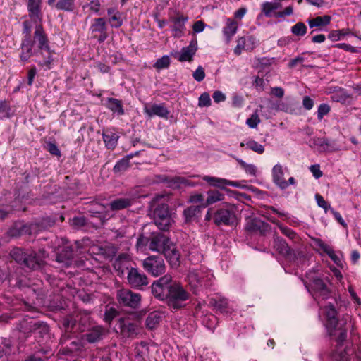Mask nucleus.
I'll return each mask as SVG.
<instances>
[{
  "mask_svg": "<svg viewBox=\"0 0 361 361\" xmlns=\"http://www.w3.org/2000/svg\"><path fill=\"white\" fill-rule=\"evenodd\" d=\"M33 38L27 37L22 39L20 54V61L27 62L32 56L39 59L35 62L45 69H51L53 63V51L49 46L47 35L44 32L41 23H37Z\"/></svg>",
  "mask_w": 361,
  "mask_h": 361,
  "instance_id": "obj_1",
  "label": "nucleus"
},
{
  "mask_svg": "<svg viewBox=\"0 0 361 361\" xmlns=\"http://www.w3.org/2000/svg\"><path fill=\"white\" fill-rule=\"evenodd\" d=\"M11 258L22 268L31 271L42 269L45 264V258L47 257L44 249L36 251L32 248L16 247L11 250Z\"/></svg>",
  "mask_w": 361,
  "mask_h": 361,
  "instance_id": "obj_2",
  "label": "nucleus"
},
{
  "mask_svg": "<svg viewBox=\"0 0 361 361\" xmlns=\"http://www.w3.org/2000/svg\"><path fill=\"white\" fill-rule=\"evenodd\" d=\"M20 333L26 338L33 336L40 346L50 340L49 326L44 322L30 321L20 324Z\"/></svg>",
  "mask_w": 361,
  "mask_h": 361,
  "instance_id": "obj_3",
  "label": "nucleus"
},
{
  "mask_svg": "<svg viewBox=\"0 0 361 361\" xmlns=\"http://www.w3.org/2000/svg\"><path fill=\"white\" fill-rule=\"evenodd\" d=\"M305 277L307 281L303 280L304 285L314 300L330 298L331 290L322 278L312 276L311 274H307Z\"/></svg>",
  "mask_w": 361,
  "mask_h": 361,
  "instance_id": "obj_4",
  "label": "nucleus"
},
{
  "mask_svg": "<svg viewBox=\"0 0 361 361\" xmlns=\"http://www.w3.org/2000/svg\"><path fill=\"white\" fill-rule=\"evenodd\" d=\"M190 296L189 292L179 282L174 281L166 300V303L171 309L180 310L184 307L183 302L188 300Z\"/></svg>",
  "mask_w": 361,
  "mask_h": 361,
  "instance_id": "obj_5",
  "label": "nucleus"
},
{
  "mask_svg": "<svg viewBox=\"0 0 361 361\" xmlns=\"http://www.w3.org/2000/svg\"><path fill=\"white\" fill-rule=\"evenodd\" d=\"M213 221L216 226H233L238 224L236 208L233 204H226L214 212Z\"/></svg>",
  "mask_w": 361,
  "mask_h": 361,
  "instance_id": "obj_6",
  "label": "nucleus"
},
{
  "mask_svg": "<svg viewBox=\"0 0 361 361\" xmlns=\"http://www.w3.org/2000/svg\"><path fill=\"white\" fill-rule=\"evenodd\" d=\"M154 221L159 229L169 231L173 220L169 207L166 203H160L155 205L153 211Z\"/></svg>",
  "mask_w": 361,
  "mask_h": 361,
  "instance_id": "obj_7",
  "label": "nucleus"
},
{
  "mask_svg": "<svg viewBox=\"0 0 361 361\" xmlns=\"http://www.w3.org/2000/svg\"><path fill=\"white\" fill-rule=\"evenodd\" d=\"M149 183H165L168 187L173 189H179L182 186H194L191 181L181 176L171 177L164 174L153 175L149 178Z\"/></svg>",
  "mask_w": 361,
  "mask_h": 361,
  "instance_id": "obj_8",
  "label": "nucleus"
},
{
  "mask_svg": "<svg viewBox=\"0 0 361 361\" xmlns=\"http://www.w3.org/2000/svg\"><path fill=\"white\" fill-rule=\"evenodd\" d=\"M173 282L174 281L169 274H165L158 280L154 281L151 285L153 295L160 300L166 301Z\"/></svg>",
  "mask_w": 361,
  "mask_h": 361,
  "instance_id": "obj_9",
  "label": "nucleus"
},
{
  "mask_svg": "<svg viewBox=\"0 0 361 361\" xmlns=\"http://www.w3.org/2000/svg\"><path fill=\"white\" fill-rule=\"evenodd\" d=\"M144 269L153 276L164 274L166 267L161 255H149L142 261Z\"/></svg>",
  "mask_w": 361,
  "mask_h": 361,
  "instance_id": "obj_10",
  "label": "nucleus"
},
{
  "mask_svg": "<svg viewBox=\"0 0 361 361\" xmlns=\"http://www.w3.org/2000/svg\"><path fill=\"white\" fill-rule=\"evenodd\" d=\"M140 323L130 317H120L116 324V331L125 338H133L139 334Z\"/></svg>",
  "mask_w": 361,
  "mask_h": 361,
  "instance_id": "obj_11",
  "label": "nucleus"
},
{
  "mask_svg": "<svg viewBox=\"0 0 361 361\" xmlns=\"http://www.w3.org/2000/svg\"><path fill=\"white\" fill-rule=\"evenodd\" d=\"M117 300L121 305L132 309L139 307L141 301V295L129 289H121L117 292Z\"/></svg>",
  "mask_w": 361,
  "mask_h": 361,
  "instance_id": "obj_12",
  "label": "nucleus"
},
{
  "mask_svg": "<svg viewBox=\"0 0 361 361\" xmlns=\"http://www.w3.org/2000/svg\"><path fill=\"white\" fill-rule=\"evenodd\" d=\"M128 285L133 289L143 290L149 284L147 276L137 268L130 267L127 273Z\"/></svg>",
  "mask_w": 361,
  "mask_h": 361,
  "instance_id": "obj_13",
  "label": "nucleus"
},
{
  "mask_svg": "<svg viewBox=\"0 0 361 361\" xmlns=\"http://www.w3.org/2000/svg\"><path fill=\"white\" fill-rule=\"evenodd\" d=\"M92 37L99 43L104 42L108 37L107 26L104 18H94L90 27Z\"/></svg>",
  "mask_w": 361,
  "mask_h": 361,
  "instance_id": "obj_14",
  "label": "nucleus"
},
{
  "mask_svg": "<svg viewBox=\"0 0 361 361\" xmlns=\"http://www.w3.org/2000/svg\"><path fill=\"white\" fill-rule=\"evenodd\" d=\"M188 20V17L187 16L179 12L176 13L174 16H170L169 20L172 23L170 27L174 37L180 38L184 35L185 23Z\"/></svg>",
  "mask_w": 361,
  "mask_h": 361,
  "instance_id": "obj_15",
  "label": "nucleus"
},
{
  "mask_svg": "<svg viewBox=\"0 0 361 361\" xmlns=\"http://www.w3.org/2000/svg\"><path fill=\"white\" fill-rule=\"evenodd\" d=\"M148 247L150 250L162 252L169 243V239L160 232H153L148 237Z\"/></svg>",
  "mask_w": 361,
  "mask_h": 361,
  "instance_id": "obj_16",
  "label": "nucleus"
},
{
  "mask_svg": "<svg viewBox=\"0 0 361 361\" xmlns=\"http://www.w3.org/2000/svg\"><path fill=\"white\" fill-rule=\"evenodd\" d=\"M337 311L334 305L329 303L325 307V315L326 319V326L329 336H335L336 330L338 325Z\"/></svg>",
  "mask_w": 361,
  "mask_h": 361,
  "instance_id": "obj_17",
  "label": "nucleus"
},
{
  "mask_svg": "<svg viewBox=\"0 0 361 361\" xmlns=\"http://www.w3.org/2000/svg\"><path fill=\"white\" fill-rule=\"evenodd\" d=\"M245 230L250 233H259L265 235L271 231V226L258 218H252L247 221Z\"/></svg>",
  "mask_w": 361,
  "mask_h": 361,
  "instance_id": "obj_18",
  "label": "nucleus"
},
{
  "mask_svg": "<svg viewBox=\"0 0 361 361\" xmlns=\"http://www.w3.org/2000/svg\"><path fill=\"white\" fill-rule=\"evenodd\" d=\"M143 111L149 118L156 116L164 119H167L170 114V111L164 104H145Z\"/></svg>",
  "mask_w": 361,
  "mask_h": 361,
  "instance_id": "obj_19",
  "label": "nucleus"
},
{
  "mask_svg": "<svg viewBox=\"0 0 361 361\" xmlns=\"http://www.w3.org/2000/svg\"><path fill=\"white\" fill-rule=\"evenodd\" d=\"M197 50V39H193L190 41V44L187 47H183L179 53L176 54V58L180 62L192 61L193 56Z\"/></svg>",
  "mask_w": 361,
  "mask_h": 361,
  "instance_id": "obj_20",
  "label": "nucleus"
},
{
  "mask_svg": "<svg viewBox=\"0 0 361 361\" xmlns=\"http://www.w3.org/2000/svg\"><path fill=\"white\" fill-rule=\"evenodd\" d=\"M273 247L279 255L287 259L295 257L293 250L288 246L287 242L281 237L277 235L274 237Z\"/></svg>",
  "mask_w": 361,
  "mask_h": 361,
  "instance_id": "obj_21",
  "label": "nucleus"
},
{
  "mask_svg": "<svg viewBox=\"0 0 361 361\" xmlns=\"http://www.w3.org/2000/svg\"><path fill=\"white\" fill-rule=\"evenodd\" d=\"M75 247L68 242L64 243L63 246L59 248L56 252V260L59 262L69 264L74 257Z\"/></svg>",
  "mask_w": 361,
  "mask_h": 361,
  "instance_id": "obj_22",
  "label": "nucleus"
},
{
  "mask_svg": "<svg viewBox=\"0 0 361 361\" xmlns=\"http://www.w3.org/2000/svg\"><path fill=\"white\" fill-rule=\"evenodd\" d=\"M42 0H27L29 17L35 23H41L42 20Z\"/></svg>",
  "mask_w": 361,
  "mask_h": 361,
  "instance_id": "obj_23",
  "label": "nucleus"
},
{
  "mask_svg": "<svg viewBox=\"0 0 361 361\" xmlns=\"http://www.w3.org/2000/svg\"><path fill=\"white\" fill-rule=\"evenodd\" d=\"M32 223L30 224H23L21 223L14 224L8 231V235L12 238H18L23 235L35 234Z\"/></svg>",
  "mask_w": 361,
  "mask_h": 361,
  "instance_id": "obj_24",
  "label": "nucleus"
},
{
  "mask_svg": "<svg viewBox=\"0 0 361 361\" xmlns=\"http://www.w3.org/2000/svg\"><path fill=\"white\" fill-rule=\"evenodd\" d=\"M238 29V23L235 19L231 18H226L225 25L222 29V32L226 44H228L231 42L232 38L236 34Z\"/></svg>",
  "mask_w": 361,
  "mask_h": 361,
  "instance_id": "obj_25",
  "label": "nucleus"
},
{
  "mask_svg": "<svg viewBox=\"0 0 361 361\" xmlns=\"http://www.w3.org/2000/svg\"><path fill=\"white\" fill-rule=\"evenodd\" d=\"M312 240L314 245L318 246L321 250H322L337 266H342L341 259L335 254L334 250L330 245L326 244L320 238H312Z\"/></svg>",
  "mask_w": 361,
  "mask_h": 361,
  "instance_id": "obj_26",
  "label": "nucleus"
},
{
  "mask_svg": "<svg viewBox=\"0 0 361 361\" xmlns=\"http://www.w3.org/2000/svg\"><path fill=\"white\" fill-rule=\"evenodd\" d=\"M161 252L171 266L180 265V254L174 245H169L168 243Z\"/></svg>",
  "mask_w": 361,
  "mask_h": 361,
  "instance_id": "obj_27",
  "label": "nucleus"
},
{
  "mask_svg": "<svg viewBox=\"0 0 361 361\" xmlns=\"http://www.w3.org/2000/svg\"><path fill=\"white\" fill-rule=\"evenodd\" d=\"M272 178L274 183L281 190L288 188V183L283 178V168L281 164H276L273 167Z\"/></svg>",
  "mask_w": 361,
  "mask_h": 361,
  "instance_id": "obj_28",
  "label": "nucleus"
},
{
  "mask_svg": "<svg viewBox=\"0 0 361 361\" xmlns=\"http://www.w3.org/2000/svg\"><path fill=\"white\" fill-rule=\"evenodd\" d=\"M104 334V329L102 326H95L90 329L85 334L82 336L90 343H94L99 341Z\"/></svg>",
  "mask_w": 361,
  "mask_h": 361,
  "instance_id": "obj_29",
  "label": "nucleus"
},
{
  "mask_svg": "<svg viewBox=\"0 0 361 361\" xmlns=\"http://www.w3.org/2000/svg\"><path fill=\"white\" fill-rule=\"evenodd\" d=\"M56 223V220L51 216L43 217L41 219H38L35 222L32 223L33 226L34 233H37L39 231L47 230L52 227Z\"/></svg>",
  "mask_w": 361,
  "mask_h": 361,
  "instance_id": "obj_30",
  "label": "nucleus"
},
{
  "mask_svg": "<svg viewBox=\"0 0 361 361\" xmlns=\"http://www.w3.org/2000/svg\"><path fill=\"white\" fill-rule=\"evenodd\" d=\"M202 211L201 206L192 205L183 210V215L184 218V222L185 224H190L193 221L195 218L200 214Z\"/></svg>",
  "mask_w": 361,
  "mask_h": 361,
  "instance_id": "obj_31",
  "label": "nucleus"
},
{
  "mask_svg": "<svg viewBox=\"0 0 361 361\" xmlns=\"http://www.w3.org/2000/svg\"><path fill=\"white\" fill-rule=\"evenodd\" d=\"M136 197H133L131 198H118L110 203V209L112 211H118L126 209L130 207L133 204V200L135 199Z\"/></svg>",
  "mask_w": 361,
  "mask_h": 361,
  "instance_id": "obj_32",
  "label": "nucleus"
},
{
  "mask_svg": "<svg viewBox=\"0 0 361 361\" xmlns=\"http://www.w3.org/2000/svg\"><path fill=\"white\" fill-rule=\"evenodd\" d=\"M329 93H331V99L333 102L342 104H349L353 99V94L346 92H329Z\"/></svg>",
  "mask_w": 361,
  "mask_h": 361,
  "instance_id": "obj_33",
  "label": "nucleus"
},
{
  "mask_svg": "<svg viewBox=\"0 0 361 361\" xmlns=\"http://www.w3.org/2000/svg\"><path fill=\"white\" fill-rule=\"evenodd\" d=\"M103 141L109 149H114L117 145L119 136L111 130H105L102 133Z\"/></svg>",
  "mask_w": 361,
  "mask_h": 361,
  "instance_id": "obj_34",
  "label": "nucleus"
},
{
  "mask_svg": "<svg viewBox=\"0 0 361 361\" xmlns=\"http://www.w3.org/2000/svg\"><path fill=\"white\" fill-rule=\"evenodd\" d=\"M128 257L125 254H121L116 259L115 262L113 264L114 269L117 271V274L119 276H121L124 274L125 270H129L130 268L126 266Z\"/></svg>",
  "mask_w": 361,
  "mask_h": 361,
  "instance_id": "obj_35",
  "label": "nucleus"
},
{
  "mask_svg": "<svg viewBox=\"0 0 361 361\" xmlns=\"http://www.w3.org/2000/svg\"><path fill=\"white\" fill-rule=\"evenodd\" d=\"M207 197L204 203L202 204V207H207L209 205L213 204L219 201H221L224 199V195L220 192L219 190L213 189L207 191Z\"/></svg>",
  "mask_w": 361,
  "mask_h": 361,
  "instance_id": "obj_36",
  "label": "nucleus"
},
{
  "mask_svg": "<svg viewBox=\"0 0 361 361\" xmlns=\"http://www.w3.org/2000/svg\"><path fill=\"white\" fill-rule=\"evenodd\" d=\"M133 158V154H129L118 160L113 168L114 173H121L130 167V160Z\"/></svg>",
  "mask_w": 361,
  "mask_h": 361,
  "instance_id": "obj_37",
  "label": "nucleus"
},
{
  "mask_svg": "<svg viewBox=\"0 0 361 361\" xmlns=\"http://www.w3.org/2000/svg\"><path fill=\"white\" fill-rule=\"evenodd\" d=\"M106 107L113 113L117 114L119 116L123 115L125 113L122 102L115 98L109 97L107 99Z\"/></svg>",
  "mask_w": 361,
  "mask_h": 361,
  "instance_id": "obj_38",
  "label": "nucleus"
},
{
  "mask_svg": "<svg viewBox=\"0 0 361 361\" xmlns=\"http://www.w3.org/2000/svg\"><path fill=\"white\" fill-rule=\"evenodd\" d=\"M189 284L195 294H197L199 288L204 286L202 277L198 273L192 272L188 275Z\"/></svg>",
  "mask_w": 361,
  "mask_h": 361,
  "instance_id": "obj_39",
  "label": "nucleus"
},
{
  "mask_svg": "<svg viewBox=\"0 0 361 361\" xmlns=\"http://www.w3.org/2000/svg\"><path fill=\"white\" fill-rule=\"evenodd\" d=\"M331 16L325 15L323 16H317L314 18L308 19L307 23L310 27H322L329 25L331 22Z\"/></svg>",
  "mask_w": 361,
  "mask_h": 361,
  "instance_id": "obj_40",
  "label": "nucleus"
},
{
  "mask_svg": "<svg viewBox=\"0 0 361 361\" xmlns=\"http://www.w3.org/2000/svg\"><path fill=\"white\" fill-rule=\"evenodd\" d=\"M82 348V342L80 341V339L75 338L74 340L70 341L69 343L67 344L62 350L64 354L70 355L81 350Z\"/></svg>",
  "mask_w": 361,
  "mask_h": 361,
  "instance_id": "obj_41",
  "label": "nucleus"
},
{
  "mask_svg": "<svg viewBox=\"0 0 361 361\" xmlns=\"http://www.w3.org/2000/svg\"><path fill=\"white\" fill-rule=\"evenodd\" d=\"M161 319V317L159 312H152L146 318L145 325L147 329L152 330L159 325Z\"/></svg>",
  "mask_w": 361,
  "mask_h": 361,
  "instance_id": "obj_42",
  "label": "nucleus"
},
{
  "mask_svg": "<svg viewBox=\"0 0 361 361\" xmlns=\"http://www.w3.org/2000/svg\"><path fill=\"white\" fill-rule=\"evenodd\" d=\"M209 306L221 313L228 312V300L225 298L218 300L212 298L209 301Z\"/></svg>",
  "mask_w": 361,
  "mask_h": 361,
  "instance_id": "obj_43",
  "label": "nucleus"
},
{
  "mask_svg": "<svg viewBox=\"0 0 361 361\" xmlns=\"http://www.w3.org/2000/svg\"><path fill=\"white\" fill-rule=\"evenodd\" d=\"M12 116L11 104L8 100H0V120L10 118Z\"/></svg>",
  "mask_w": 361,
  "mask_h": 361,
  "instance_id": "obj_44",
  "label": "nucleus"
},
{
  "mask_svg": "<svg viewBox=\"0 0 361 361\" xmlns=\"http://www.w3.org/2000/svg\"><path fill=\"white\" fill-rule=\"evenodd\" d=\"M75 0H59L55 4L57 10L64 11H73L74 9Z\"/></svg>",
  "mask_w": 361,
  "mask_h": 361,
  "instance_id": "obj_45",
  "label": "nucleus"
},
{
  "mask_svg": "<svg viewBox=\"0 0 361 361\" xmlns=\"http://www.w3.org/2000/svg\"><path fill=\"white\" fill-rule=\"evenodd\" d=\"M204 180L209 183L210 185L219 188L221 190H226V179L206 176L204 177Z\"/></svg>",
  "mask_w": 361,
  "mask_h": 361,
  "instance_id": "obj_46",
  "label": "nucleus"
},
{
  "mask_svg": "<svg viewBox=\"0 0 361 361\" xmlns=\"http://www.w3.org/2000/svg\"><path fill=\"white\" fill-rule=\"evenodd\" d=\"M77 318L74 314H68L62 319V326L64 329L73 330L77 324Z\"/></svg>",
  "mask_w": 361,
  "mask_h": 361,
  "instance_id": "obj_47",
  "label": "nucleus"
},
{
  "mask_svg": "<svg viewBox=\"0 0 361 361\" xmlns=\"http://www.w3.org/2000/svg\"><path fill=\"white\" fill-rule=\"evenodd\" d=\"M348 330L345 328L340 327L336 330L335 341L337 343V346H342L344 341L347 338Z\"/></svg>",
  "mask_w": 361,
  "mask_h": 361,
  "instance_id": "obj_48",
  "label": "nucleus"
},
{
  "mask_svg": "<svg viewBox=\"0 0 361 361\" xmlns=\"http://www.w3.org/2000/svg\"><path fill=\"white\" fill-rule=\"evenodd\" d=\"M70 225L75 229H80L87 225V219L83 216H74L69 220Z\"/></svg>",
  "mask_w": 361,
  "mask_h": 361,
  "instance_id": "obj_49",
  "label": "nucleus"
},
{
  "mask_svg": "<svg viewBox=\"0 0 361 361\" xmlns=\"http://www.w3.org/2000/svg\"><path fill=\"white\" fill-rule=\"evenodd\" d=\"M307 28L304 23L298 22L291 27V32L295 36H304Z\"/></svg>",
  "mask_w": 361,
  "mask_h": 361,
  "instance_id": "obj_50",
  "label": "nucleus"
},
{
  "mask_svg": "<svg viewBox=\"0 0 361 361\" xmlns=\"http://www.w3.org/2000/svg\"><path fill=\"white\" fill-rule=\"evenodd\" d=\"M171 63V59L169 56L164 55L160 59H158L154 64V68L157 70H161L167 68Z\"/></svg>",
  "mask_w": 361,
  "mask_h": 361,
  "instance_id": "obj_51",
  "label": "nucleus"
},
{
  "mask_svg": "<svg viewBox=\"0 0 361 361\" xmlns=\"http://www.w3.org/2000/svg\"><path fill=\"white\" fill-rule=\"evenodd\" d=\"M109 23H110L111 27H120L123 25V20L121 18V13L120 11L109 17Z\"/></svg>",
  "mask_w": 361,
  "mask_h": 361,
  "instance_id": "obj_52",
  "label": "nucleus"
},
{
  "mask_svg": "<svg viewBox=\"0 0 361 361\" xmlns=\"http://www.w3.org/2000/svg\"><path fill=\"white\" fill-rule=\"evenodd\" d=\"M246 146L248 149L257 152V154H262L264 152V147L261 144H259L255 140H249L246 142Z\"/></svg>",
  "mask_w": 361,
  "mask_h": 361,
  "instance_id": "obj_53",
  "label": "nucleus"
},
{
  "mask_svg": "<svg viewBox=\"0 0 361 361\" xmlns=\"http://www.w3.org/2000/svg\"><path fill=\"white\" fill-rule=\"evenodd\" d=\"M235 159L247 173H249L252 176L256 175L257 169L255 166H254L253 164H247L241 159L236 158Z\"/></svg>",
  "mask_w": 361,
  "mask_h": 361,
  "instance_id": "obj_54",
  "label": "nucleus"
},
{
  "mask_svg": "<svg viewBox=\"0 0 361 361\" xmlns=\"http://www.w3.org/2000/svg\"><path fill=\"white\" fill-rule=\"evenodd\" d=\"M118 311L114 307L106 309L104 313V319L106 323L111 324L114 319L118 315Z\"/></svg>",
  "mask_w": 361,
  "mask_h": 361,
  "instance_id": "obj_55",
  "label": "nucleus"
},
{
  "mask_svg": "<svg viewBox=\"0 0 361 361\" xmlns=\"http://www.w3.org/2000/svg\"><path fill=\"white\" fill-rule=\"evenodd\" d=\"M246 41V51H252L257 45L258 40L253 35H247L245 36Z\"/></svg>",
  "mask_w": 361,
  "mask_h": 361,
  "instance_id": "obj_56",
  "label": "nucleus"
},
{
  "mask_svg": "<svg viewBox=\"0 0 361 361\" xmlns=\"http://www.w3.org/2000/svg\"><path fill=\"white\" fill-rule=\"evenodd\" d=\"M246 41L245 37H239L237 40V45L235 47L233 52L236 56L241 54L243 50L246 51Z\"/></svg>",
  "mask_w": 361,
  "mask_h": 361,
  "instance_id": "obj_57",
  "label": "nucleus"
},
{
  "mask_svg": "<svg viewBox=\"0 0 361 361\" xmlns=\"http://www.w3.org/2000/svg\"><path fill=\"white\" fill-rule=\"evenodd\" d=\"M331 111V107L329 104L323 103L321 104L317 110V118L321 121L324 116L328 114Z\"/></svg>",
  "mask_w": 361,
  "mask_h": 361,
  "instance_id": "obj_58",
  "label": "nucleus"
},
{
  "mask_svg": "<svg viewBox=\"0 0 361 361\" xmlns=\"http://www.w3.org/2000/svg\"><path fill=\"white\" fill-rule=\"evenodd\" d=\"M315 199L318 206L324 209V212L326 213L328 210L331 211V205L324 199V197L319 194H316Z\"/></svg>",
  "mask_w": 361,
  "mask_h": 361,
  "instance_id": "obj_59",
  "label": "nucleus"
},
{
  "mask_svg": "<svg viewBox=\"0 0 361 361\" xmlns=\"http://www.w3.org/2000/svg\"><path fill=\"white\" fill-rule=\"evenodd\" d=\"M260 119L259 117L256 112L252 114L251 116L247 119L246 123L248 125V126L251 128H255L257 126V125L259 123Z\"/></svg>",
  "mask_w": 361,
  "mask_h": 361,
  "instance_id": "obj_60",
  "label": "nucleus"
},
{
  "mask_svg": "<svg viewBox=\"0 0 361 361\" xmlns=\"http://www.w3.org/2000/svg\"><path fill=\"white\" fill-rule=\"evenodd\" d=\"M46 149L51 154L61 157V151L55 143L51 142H47Z\"/></svg>",
  "mask_w": 361,
  "mask_h": 361,
  "instance_id": "obj_61",
  "label": "nucleus"
},
{
  "mask_svg": "<svg viewBox=\"0 0 361 361\" xmlns=\"http://www.w3.org/2000/svg\"><path fill=\"white\" fill-rule=\"evenodd\" d=\"M211 104V99L209 94L204 92L199 97L200 106H209Z\"/></svg>",
  "mask_w": 361,
  "mask_h": 361,
  "instance_id": "obj_62",
  "label": "nucleus"
},
{
  "mask_svg": "<svg viewBox=\"0 0 361 361\" xmlns=\"http://www.w3.org/2000/svg\"><path fill=\"white\" fill-rule=\"evenodd\" d=\"M279 228L281 233L289 238L294 239L296 237V233L291 228L283 225H279Z\"/></svg>",
  "mask_w": 361,
  "mask_h": 361,
  "instance_id": "obj_63",
  "label": "nucleus"
},
{
  "mask_svg": "<svg viewBox=\"0 0 361 361\" xmlns=\"http://www.w3.org/2000/svg\"><path fill=\"white\" fill-rule=\"evenodd\" d=\"M262 12L267 17H270L271 16V13L274 11V6H272L271 2H264L262 5Z\"/></svg>",
  "mask_w": 361,
  "mask_h": 361,
  "instance_id": "obj_64",
  "label": "nucleus"
}]
</instances>
